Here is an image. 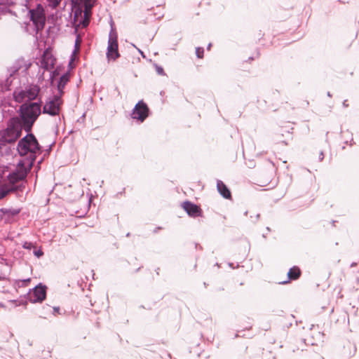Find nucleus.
I'll list each match as a JSON object with an SVG mask.
<instances>
[{
    "label": "nucleus",
    "mask_w": 359,
    "mask_h": 359,
    "mask_svg": "<svg viewBox=\"0 0 359 359\" xmlns=\"http://www.w3.org/2000/svg\"><path fill=\"white\" fill-rule=\"evenodd\" d=\"M23 128L27 133H29L34 122L41 113V101L39 100L35 102H25L19 109Z\"/></svg>",
    "instance_id": "f257e3e1"
},
{
    "label": "nucleus",
    "mask_w": 359,
    "mask_h": 359,
    "mask_svg": "<svg viewBox=\"0 0 359 359\" xmlns=\"http://www.w3.org/2000/svg\"><path fill=\"white\" fill-rule=\"evenodd\" d=\"M30 169L29 165L27 168L23 161H20L18 163L17 168L7 176L8 183H5L0 187V198L5 197L11 192L16 191L18 187L15 184L24 180Z\"/></svg>",
    "instance_id": "f03ea898"
},
{
    "label": "nucleus",
    "mask_w": 359,
    "mask_h": 359,
    "mask_svg": "<svg viewBox=\"0 0 359 359\" xmlns=\"http://www.w3.org/2000/svg\"><path fill=\"white\" fill-rule=\"evenodd\" d=\"M18 151L20 156L29 155V168L34 164L36 154L41 151V147L32 133H29L22 137L18 143Z\"/></svg>",
    "instance_id": "7ed1b4c3"
},
{
    "label": "nucleus",
    "mask_w": 359,
    "mask_h": 359,
    "mask_svg": "<svg viewBox=\"0 0 359 359\" xmlns=\"http://www.w3.org/2000/svg\"><path fill=\"white\" fill-rule=\"evenodd\" d=\"M22 126L19 120L13 118L9 120L6 129L0 133V143L5 145L7 143H12L17 140L22 133Z\"/></svg>",
    "instance_id": "20e7f679"
},
{
    "label": "nucleus",
    "mask_w": 359,
    "mask_h": 359,
    "mask_svg": "<svg viewBox=\"0 0 359 359\" xmlns=\"http://www.w3.org/2000/svg\"><path fill=\"white\" fill-rule=\"evenodd\" d=\"M40 87L36 84H30L25 89L15 90L13 92V97L15 102L21 103L31 102L36 100L39 94Z\"/></svg>",
    "instance_id": "39448f33"
},
{
    "label": "nucleus",
    "mask_w": 359,
    "mask_h": 359,
    "mask_svg": "<svg viewBox=\"0 0 359 359\" xmlns=\"http://www.w3.org/2000/svg\"><path fill=\"white\" fill-rule=\"evenodd\" d=\"M62 104L61 97L57 95H55L51 97H49L43 106L41 112L43 114H48L51 116H55L59 114L60 111V107Z\"/></svg>",
    "instance_id": "423d86ee"
},
{
    "label": "nucleus",
    "mask_w": 359,
    "mask_h": 359,
    "mask_svg": "<svg viewBox=\"0 0 359 359\" xmlns=\"http://www.w3.org/2000/svg\"><path fill=\"white\" fill-rule=\"evenodd\" d=\"M29 15L31 21L35 26L36 32L42 30L46 22L44 10L42 6L38 4L36 8L29 10Z\"/></svg>",
    "instance_id": "0eeeda50"
},
{
    "label": "nucleus",
    "mask_w": 359,
    "mask_h": 359,
    "mask_svg": "<svg viewBox=\"0 0 359 359\" xmlns=\"http://www.w3.org/2000/svg\"><path fill=\"white\" fill-rule=\"evenodd\" d=\"M117 33L111 28L109 34L107 48V57L109 60H115L120 57L118 50Z\"/></svg>",
    "instance_id": "6e6552de"
},
{
    "label": "nucleus",
    "mask_w": 359,
    "mask_h": 359,
    "mask_svg": "<svg viewBox=\"0 0 359 359\" xmlns=\"http://www.w3.org/2000/svg\"><path fill=\"white\" fill-rule=\"evenodd\" d=\"M21 69L20 62L18 61L12 67L8 69V76L6 79L1 81L0 87L1 90H9L13 81L17 79L18 72Z\"/></svg>",
    "instance_id": "1a4fd4ad"
},
{
    "label": "nucleus",
    "mask_w": 359,
    "mask_h": 359,
    "mask_svg": "<svg viewBox=\"0 0 359 359\" xmlns=\"http://www.w3.org/2000/svg\"><path fill=\"white\" fill-rule=\"evenodd\" d=\"M149 108L147 104L143 100H140L133 109L131 118L142 123L149 116Z\"/></svg>",
    "instance_id": "9d476101"
},
{
    "label": "nucleus",
    "mask_w": 359,
    "mask_h": 359,
    "mask_svg": "<svg viewBox=\"0 0 359 359\" xmlns=\"http://www.w3.org/2000/svg\"><path fill=\"white\" fill-rule=\"evenodd\" d=\"M46 285L39 283L34 288L30 294V301L33 303L41 302L46 299Z\"/></svg>",
    "instance_id": "9b49d317"
},
{
    "label": "nucleus",
    "mask_w": 359,
    "mask_h": 359,
    "mask_svg": "<svg viewBox=\"0 0 359 359\" xmlns=\"http://www.w3.org/2000/svg\"><path fill=\"white\" fill-rule=\"evenodd\" d=\"M182 206L190 217H196L201 215L202 211L200 207L189 201L182 203Z\"/></svg>",
    "instance_id": "f8f14e48"
},
{
    "label": "nucleus",
    "mask_w": 359,
    "mask_h": 359,
    "mask_svg": "<svg viewBox=\"0 0 359 359\" xmlns=\"http://www.w3.org/2000/svg\"><path fill=\"white\" fill-rule=\"evenodd\" d=\"M287 280L280 282V284L285 285L290 283V280H297L301 276V270L298 266H293L287 272Z\"/></svg>",
    "instance_id": "ddd939ff"
},
{
    "label": "nucleus",
    "mask_w": 359,
    "mask_h": 359,
    "mask_svg": "<svg viewBox=\"0 0 359 359\" xmlns=\"http://www.w3.org/2000/svg\"><path fill=\"white\" fill-rule=\"evenodd\" d=\"M69 78L70 74L69 72H66L60 76L57 85V88L58 91V93L57 94V95H60V97L62 96V95L64 94L63 90L66 84L69 82Z\"/></svg>",
    "instance_id": "4468645a"
},
{
    "label": "nucleus",
    "mask_w": 359,
    "mask_h": 359,
    "mask_svg": "<svg viewBox=\"0 0 359 359\" xmlns=\"http://www.w3.org/2000/svg\"><path fill=\"white\" fill-rule=\"evenodd\" d=\"M217 189L220 195L226 199H229L231 197V192L226 185L221 180L217 182Z\"/></svg>",
    "instance_id": "2eb2a0df"
},
{
    "label": "nucleus",
    "mask_w": 359,
    "mask_h": 359,
    "mask_svg": "<svg viewBox=\"0 0 359 359\" xmlns=\"http://www.w3.org/2000/svg\"><path fill=\"white\" fill-rule=\"evenodd\" d=\"M54 66V59L52 57H48L44 54L41 60V67L44 69L49 70Z\"/></svg>",
    "instance_id": "dca6fc26"
},
{
    "label": "nucleus",
    "mask_w": 359,
    "mask_h": 359,
    "mask_svg": "<svg viewBox=\"0 0 359 359\" xmlns=\"http://www.w3.org/2000/svg\"><path fill=\"white\" fill-rule=\"evenodd\" d=\"M0 211L8 217L16 216L20 213L19 209L13 208H1Z\"/></svg>",
    "instance_id": "f3484780"
},
{
    "label": "nucleus",
    "mask_w": 359,
    "mask_h": 359,
    "mask_svg": "<svg viewBox=\"0 0 359 359\" xmlns=\"http://www.w3.org/2000/svg\"><path fill=\"white\" fill-rule=\"evenodd\" d=\"M84 5L85 12L84 15L86 18L88 15H90L91 9L93 6V4L92 2H83Z\"/></svg>",
    "instance_id": "a211bd4d"
},
{
    "label": "nucleus",
    "mask_w": 359,
    "mask_h": 359,
    "mask_svg": "<svg viewBox=\"0 0 359 359\" xmlns=\"http://www.w3.org/2000/svg\"><path fill=\"white\" fill-rule=\"evenodd\" d=\"M154 67H155L156 72L158 75L165 76V73L163 70V68L161 66H159L157 64H154Z\"/></svg>",
    "instance_id": "6ab92c4d"
},
{
    "label": "nucleus",
    "mask_w": 359,
    "mask_h": 359,
    "mask_svg": "<svg viewBox=\"0 0 359 359\" xmlns=\"http://www.w3.org/2000/svg\"><path fill=\"white\" fill-rule=\"evenodd\" d=\"M48 6L52 8H55L60 4L61 0H46Z\"/></svg>",
    "instance_id": "aec40b11"
},
{
    "label": "nucleus",
    "mask_w": 359,
    "mask_h": 359,
    "mask_svg": "<svg viewBox=\"0 0 359 359\" xmlns=\"http://www.w3.org/2000/svg\"><path fill=\"white\" fill-rule=\"evenodd\" d=\"M81 42V39L80 36H77L76 41H75L74 53H75L79 50Z\"/></svg>",
    "instance_id": "412c9836"
},
{
    "label": "nucleus",
    "mask_w": 359,
    "mask_h": 359,
    "mask_svg": "<svg viewBox=\"0 0 359 359\" xmlns=\"http://www.w3.org/2000/svg\"><path fill=\"white\" fill-rule=\"evenodd\" d=\"M203 53H204V49L201 47H197L196 48V55L198 58H203Z\"/></svg>",
    "instance_id": "4be33fe9"
},
{
    "label": "nucleus",
    "mask_w": 359,
    "mask_h": 359,
    "mask_svg": "<svg viewBox=\"0 0 359 359\" xmlns=\"http://www.w3.org/2000/svg\"><path fill=\"white\" fill-rule=\"evenodd\" d=\"M34 247L33 243L31 242L25 241L22 244V248L27 250H31Z\"/></svg>",
    "instance_id": "5701e85b"
},
{
    "label": "nucleus",
    "mask_w": 359,
    "mask_h": 359,
    "mask_svg": "<svg viewBox=\"0 0 359 359\" xmlns=\"http://www.w3.org/2000/svg\"><path fill=\"white\" fill-rule=\"evenodd\" d=\"M34 252V255L36 257H38V258H39V257H42V256H43V252L41 249H39V250H34V252Z\"/></svg>",
    "instance_id": "b1692460"
},
{
    "label": "nucleus",
    "mask_w": 359,
    "mask_h": 359,
    "mask_svg": "<svg viewBox=\"0 0 359 359\" xmlns=\"http://www.w3.org/2000/svg\"><path fill=\"white\" fill-rule=\"evenodd\" d=\"M10 3V0H0V6H6Z\"/></svg>",
    "instance_id": "393cba45"
},
{
    "label": "nucleus",
    "mask_w": 359,
    "mask_h": 359,
    "mask_svg": "<svg viewBox=\"0 0 359 359\" xmlns=\"http://www.w3.org/2000/svg\"><path fill=\"white\" fill-rule=\"evenodd\" d=\"M324 158V154L323 151H320L319 154V161H322Z\"/></svg>",
    "instance_id": "a878e982"
},
{
    "label": "nucleus",
    "mask_w": 359,
    "mask_h": 359,
    "mask_svg": "<svg viewBox=\"0 0 359 359\" xmlns=\"http://www.w3.org/2000/svg\"><path fill=\"white\" fill-rule=\"evenodd\" d=\"M60 311L59 307H53V314L55 315V313H58Z\"/></svg>",
    "instance_id": "bb28decb"
},
{
    "label": "nucleus",
    "mask_w": 359,
    "mask_h": 359,
    "mask_svg": "<svg viewBox=\"0 0 359 359\" xmlns=\"http://www.w3.org/2000/svg\"><path fill=\"white\" fill-rule=\"evenodd\" d=\"M138 52L141 54V55H142L143 57H145V56H144V53H143L141 50L138 49Z\"/></svg>",
    "instance_id": "cd10ccee"
},
{
    "label": "nucleus",
    "mask_w": 359,
    "mask_h": 359,
    "mask_svg": "<svg viewBox=\"0 0 359 359\" xmlns=\"http://www.w3.org/2000/svg\"><path fill=\"white\" fill-rule=\"evenodd\" d=\"M22 282L24 283H27L29 282V278L25 279V280H22Z\"/></svg>",
    "instance_id": "c85d7f7f"
},
{
    "label": "nucleus",
    "mask_w": 359,
    "mask_h": 359,
    "mask_svg": "<svg viewBox=\"0 0 359 359\" xmlns=\"http://www.w3.org/2000/svg\"><path fill=\"white\" fill-rule=\"evenodd\" d=\"M82 2H91L92 0H81Z\"/></svg>",
    "instance_id": "c756f323"
},
{
    "label": "nucleus",
    "mask_w": 359,
    "mask_h": 359,
    "mask_svg": "<svg viewBox=\"0 0 359 359\" xmlns=\"http://www.w3.org/2000/svg\"><path fill=\"white\" fill-rule=\"evenodd\" d=\"M28 68H29V65H25L23 71H25V72L27 71Z\"/></svg>",
    "instance_id": "7c9ffc66"
},
{
    "label": "nucleus",
    "mask_w": 359,
    "mask_h": 359,
    "mask_svg": "<svg viewBox=\"0 0 359 359\" xmlns=\"http://www.w3.org/2000/svg\"><path fill=\"white\" fill-rule=\"evenodd\" d=\"M210 47H211V43H209V44L208 45L207 49H208V50H210Z\"/></svg>",
    "instance_id": "2f4dec72"
},
{
    "label": "nucleus",
    "mask_w": 359,
    "mask_h": 359,
    "mask_svg": "<svg viewBox=\"0 0 359 359\" xmlns=\"http://www.w3.org/2000/svg\"><path fill=\"white\" fill-rule=\"evenodd\" d=\"M255 218L256 219H258L259 218V214H257Z\"/></svg>",
    "instance_id": "473e14b6"
},
{
    "label": "nucleus",
    "mask_w": 359,
    "mask_h": 359,
    "mask_svg": "<svg viewBox=\"0 0 359 359\" xmlns=\"http://www.w3.org/2000/svg\"><path fill=\"white\" fill-rule=\"evenodd\" d=\"M327 96H329V97L332 96L330 92H327Z\"/></svg>",
    "instance_id": "72a5a7b5"
},
{
    "label": "nucleus",
    "mask_w": 359,
    "mask_h": 359,
    "mask_svg": "<svg viewBox=\"0 0 359 359\" xmlns=\"http://www.w3.org/2000/svg\"><path fill=\"white\" fill-rule=\"evenodd\" d=\"M343 105H344V107H346V106H347V105L346 104V101H344V102H343Z\"/></svg>",
    "instance_id": "f704fd0d"
},
{
    "label": "nucleus",
    "mask_w": 359,
    "mask_h": 359,
    "mask_svg": "<svg viewBox=\"0 0 359 359\" xmlns=\"http://www.w3.org/2000/svg\"><path fill=\"white\" fill-rule=\"evenodd\" d=\"M229 265L230 267H233V264L232 263H229Z\"/></svg>",
    "instance_id": "c9c22d12"
},
{
    "label": "nucleus",
    "mask_w": 359,
    "mask_h": 359,
    "mask_svg": "<svg viewBox=\"0 0 359 359\" xmlns=\"http://www.w3.org/2000/svg\"><path fill=\"white\" fill-rule=\"evenodd\" d=\"M266 229H267V231H270V228H269V227H267V228H266Z\"/></svg>",
    "instance_id": "e433bc0d"
},
{
    "label": "nucleus",
    "mask_w": 359,
    "mask_h": 359,
    "mask_svg": "<svg viewBox=\"0 0 359 359\" xmlns=\"http://www.w3.org/2000/svg\"><path fill=\"white\" fill-rule=\"evenodd\" d=\"M0 306H3V304L0 303Z\"/></svg>",
    "instance_id": "4c0bfd02"
},
{
    "label": "nucleus",
    "mask_w": 359,
    "mask_h": 359,
    "mask_svg": "<svg viewBox=\"0 0 359 359\" xmlns=\"http://www.w3.org/2000/svg\"><path fill=\"white\" fill-rule=\"evenodd\" d=\"M3 278L0 276V280H2Z\"/></svg>",
    "instance_id": "58836bf2"
}]
</instances>
